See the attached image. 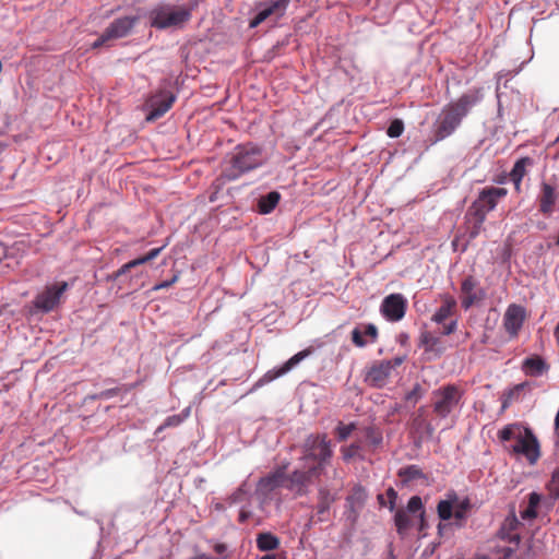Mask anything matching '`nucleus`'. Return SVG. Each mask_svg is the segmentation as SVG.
<instances>
[{"label":"nucleus","mask_w":559,"mask_h":559,"mask_svg":"<svg viewBox=\"0 0 559 559\" xmlns=\"http://www.w3.org/2000/svg\"><path fill=\"white\" fill-rule=\"evenodd\" d=\"M483 97L481 88H472L462 94L457 99L447 104L436 121L433 142L436 143L450 136L472 108L483 100Z\"/></svg>","instance_id":"f257e3e1"},{"label":"nucleus","mask_w":559,"mask_h":559,"mask_svg":"<svg viewBox=\"0 0 559 559\" xmlns=\"http://www.w3.org/2000/svg\"><path fill=\"white\" fill-rule=\"evenodd\" d=\"M498 438L509 453L524 456L530 464H535L538 461L539 443L530 428L510 424L499 430Z\"/></svg>","instance_id":"f03ea898"},{"label":"nucleus","mask_w":559,"mask_h":559,"mask_svg":"<svg viewBox=\"0 0 559 559\" xmlns=\"http://www.w3.org/2000/svg\"><path fill=\"white\" fill-rule=\"evenodd\" d=\"M262 164L263 155L259 146L251 143L238 145L229 155V159L223 169V176L227 180H235Z\"/></svg>","instance_id":"7ed1b4c3"},{"label":"nucleus","mask_w":559,"mask_h":559,"mask_svg":"<svg viewBox=\"0 0 559 559\" xmlns=\"http://www.w3.org/2000/svg\"><path fill=\"white\" fill-rule=\"evenodd\" d=\"M151 26L157 29L181 27L191 19V10L185 7L159 4L148 13Z\"/></svg>","instance_id":"20e7f679"},{"label":"nucleus","mask_w":559,"mask_h":559,"mask_svg":"<svg viewBox=\"0 0 559 559\" xmlns=\"http://www.w3.org/2000/svg\"><path fill=\"white\" fill-rule=\"evenodd\" d=\"M464 391L457 384H445L436 389L431 393L433 414L438 418H447L460 407Z\"/></svg>","instance_id":"39448f33"},{"label":"nucleus","mask_w":559,"mask_h":559,"mask_svg":"<svg viewBox=\"0 0 559 559\" xmlns=\"http://www.w3.org/2000/svg\"><path fill=\"white\" fill-rule=\"evenodd\" d=\"M302 449V460L316 461L317 464L312 467H320L321 473L333 456L331 440L328 438L326 433L309 435L304 442Z\"/></svg>","instance_id":"423d86ee"},{"label":"nucleus","mask_w":559,"mask_h":559,"mask_svg":"<svg viewBox=\"0 0 559 559\" xmlns=\"http://www.w3.org/2000/svg\"><path fill=\"white\" fill-rule=\"evenodd\" d=\"M471 508L472 504L468 498L459 500L455 491H449L447 498L438 502L437 513L441 521H449L454 518L455 525L462 527Z\"/></svg>","instance_id":"0eeeda50"},{"label":"nucleus","mask_w":559,"mask_h":559,"mask_svg":"<svg viewBox=\"0 0 559 559\" xmlns=\"http://www.w3.org/2000/svg\"><path fill=\"white\" fill-rule=\"evenodd\" d=\"M507 193L508 191L504 188H484L479 192L478 198L472 203L468 213L473 217H478L479 223H484L487 214L496 207L498 201L504 198Z\"/></svg>","instance_id":"6e6552de"},{"label":"nucleus","mask_w":559,"mask_h":559,"mask_svg":"<svg viewBox=\"0 0 559 559\" xmlns=\"http://www.w3.org/2000/svg\"><path fill=\"white\" fill-rule=\"evenodd\" d=\"M405 359V356H396L393 359L373 362L367 371L366 381L374 388H383L395 368L400 367Z\"/></svg>","instance_id":"1a4fd4ad"},{"label":"nucleus","mask_w":559,"mask_h":559,"mask_svg":"<svg viewBox=\"0 0 559 559\" xmlns=\"http://www.w3.org/2000/svg\"><path fill=\"white\" fill-rule=\"evenodd\" d=\"M67 282H57L45 287L34 299L33 305L41 312L52 311L60 302L61 296L67 292Z\"/></svg>","instance_id":"9d476101"},{"label":"nucleus","mask_w":559,"mask_h":559,"mask_svg":"<svg viewBox=\"0 0 559 559\" xmlns=\"http://www.w3.org/2000/svg\"><path fill=\"white\" fill-rule=\"evenodd\" d=\"M321 475L320 467H308L307 469H296L286 476L285 487L296 496H304L308 492V487L314 478Z\"/></svg>","instance_id":"9b49d317"},{"label":"nucleus","mask_w":559,"mask_h":559,"mask_svg":"<svg viewBox=\"0 0 559 559\" xmlns=\"http://www.w3.org/2000/svg\"><path fill=\"white\" fill-rule=\"evenodd\" d=\"M136 17L124 16L115 20L104 33L93 43V48L108 46V43L114 39L127 36L136 23Z\"/></svg>","instance_id":"f8f14e48"},{"label":"nucleus","mask_w":559,"mask_h":559,"mask_svg":"<svg viewBox=\"0 0 559 559\" xmlns=\"http://www.w3.org/2000/svg\"><path fill=\"white\" fill-rule=\"evenodd\" d=\"M527 319L526 309L518 304H510L503 314V328L510 338L519 336L520 331L523 328L524 322Z\"/></svg>","instance_id":"ddd939ff"},{"label":"nucleus","mask_w":559,"mask_h":559,"mask_svg":"<svg viewBox=\"0 0 559 559\" xmlns=\"http://www.w3.org/2000/svg\"><path fill=\"white\" fill-rule=\"evenodd\" d=\"M407 299L399 293L390 294L381 302V314L391 322L402 320L406 313Z\"/></svg>","instance_id":"4468645a"},{"label":"nucleus","mask_w":559,"mask_h":559,"mask_svg":"<svg viewBox=\"0 0 559 559\" xmlns=\"http://www.w3.org/2000/svg\"><path fill=\"white\" fill-rule=\"evenodd\" d=\"M486 292L479 286L478 281L472 276H466L461 283V306L464 310H468L474 305L483 301Z\"/></svg>","instance_id":"2eb2a0df"},{"label":"nucleus","mask_w":559,"mask_h":559,"mask_svg":"<svg viewBox=\"0 0 559 559\" xmlns=\"http://www.w3.org/2000/svg\"><path fill=\"white\" fill-rule=\"evenodd\" d=\"M175 95L170 92H162L150 98L147 106L151 108L146 116L147 121H154L164 116L173 106Z\"/></svg>","instance_id":"dca6fc26"},{"label":"nucleus","mask_w":559,"mask_h":559,"mask_svg":"<svg viewBox=\"0 0 559 559\" xmlns=\"http://www.w3.org/2000/svg\"><path fill=\"white\" fill-rule=\"evenodd\" d=\"M289 2L290 0H272L269 3L261 4V10L250 21V27L254 28L259 26L262 22L273 15L276 17H282L286 12Z\"/></svg>","instance_id":"f3484780"},{"label":"nucleus","mask_w":559,"mask_h":559,"mask_svg":"<svg viewBox=\"0 0 559 559\" xmlns=\"http://www.w3.org/2000/svg\"><path fill=\"white\" fill-rule=\"evenodd\" d=\"M286 474L283 468H277L273 473H270L265 477H262L257 485V493L263 497H267L275 489L284 486L285 487Z\"/></svg>","instance_id":"a211bd4d"},{"label":"nucleus","mask_w":559,"mask_h":559,"mask_svg":"<svg viewBox=\"0 0 559 559\" xmlns=\"http://www.w3.org/2000/svg\"><path fill=\"white\" fill-rule=\"evenodd\" d=\"M559 193L556 188L547 182H542L538 195L539 212L544 215H550L555 211Z\"/></svg>","instance_id":"6ab92c4d"},{"label":"nucleus","mask_w":559,"mask_h":559,"mask_svg":"<svg viewBox=\"0 0 559 559\" xmlns=\"http://www.w3.org/2000/svg\"><path fill=\"white\" fill-rule=\"evenodd\" d=\"M313 349L312 347H308L297 354H295L293 357H290L282 367L273 370H269L263 379L266 382L273 381L282 376H284L286 372L292 370L296 365H298L301 360L307 358L312 354Z\"/></svg>","instance_id":"aec40b11"},{"label":"nucleus","mask_w":559,"mask_h":559,"mask_svg":"<svg viewBox=\"0 0 559 559\" xmlns=\"http://www.w3.org/2000/svg\"><path fill=\"white\" fill-rule=\"evenodd\" d=\"M378 336V328L372 323L364 324L362 330L360 328H355L352 331V342L359 348L367 346L369 343H376Z\"/></svg>","instance_id":"412c9836"},{"label":"nucleus","mask_w":559,"mask_h":559,"mask_svg":"<svg viewBox=\"0 0 559 559\" xmlns=\"http://www.w3.org/2000/svg\"><path fill=\"white\" fill-rule=\"evenodd\" d=\"M419 345L426 353H432L436 356H441L445 352V346L441 337L428 330L421 331L419 336Z\"/></svg>","instance_id":"4be33fe9"},{"label":"nucleus","mask_w":559,"mask_h":559,"mask_svg":"<svg viewBox=\"0 0 559 559\" xmlns=\"http://www.w3.org/2000/svg\"><path fill=\"white\" fill-rule=\"evenodd\" d=\"M520 525L521 524L514 514L508 516L502 523V526L499 531V536L501 539L518 546L520 543V534L518 533Z\"/></svg>","instance_id":"5701e85b"},{"label":"nucleus","mask_w":559,"mask_h":559,"mask_svg":"<svg viewBox=\"0 0 559 559\" xmlns=\"http://www.w3.org/2000/svg\"><path fill=\"white\" fill-rule=\"evenodd\" d=\"M533 166V159L528 156L518 159L510 173V180L514 183L516 191L521 190V182L527 174V168Z\"/></svg>","instance_id":"b1692460"},{"label":"nucleus","mask_w":559,"mask_h":559,"mask_svg":"<svg viewBox=\"0 0 559 559\" xmlns=\"http://www.w3.org/2000/svg\"><path fill=\"white\" fill-rule=\"evenodd\" d=\"M522 369L527 376L538 377L548 371L549 365L540 356L533 355L523 361Z\"/></svg>","instance_id":"393cba45"},{"label":"nucleus","mask_w":559,"mask_h":559,"mask_svg":"<svg viewBox=\"0 0 559 559\" xmlns=\"http://www.w3.org/2000/svg\"><path fill=\"white\" fill-rule=\"evenodd\" d=\"M456 307V300L452 296H444L442 298V305L433 313L431 320L438 324L444 323L453 313Z\"/></svg>","instance_id":"a878e982"},{"label":"nucleus","mask_w":559,"mask_h":559,"mask_svg":"<svg viewBox=\"0 0 559 559\" xmlns=\"http://www.w3.org/2000/svg\"><path fill=\"white\" fill-rule=\"evenodd\" d=\"M364 450H365L364 441L361 439H357L354 442H352L349 445L341 448L342 459L345 462H350L354 459L364 460L365 459Z\"/></svg>","instance_id":"bb28decb"},{"label":"nucleus","mask_w":559,"mask_h":559,"mask_svg":"<svg viewBox=\"0 0 559 559\" xmlns=\"http://www.w3.org/2000/svg\"><path fill=\"white\" fill-rule=\"evenodd\" d=\"M281 200V194L277 191H272L263 195L258 201V211L261 214L271 213Z\"/></svg>","instance_id":"cd10ccee"},{"label":"nucleus","mask_w":559,"mask_h":559,"mask_svg":"<svg viewBox=\"0 0 559 559\" xmlns=\"http://www.w3.org/2000/svg\"><path fill=\"white\" fill-rule=\"evenodd\" d=\"M542 497L537 492H531L528 495L527 506L520 511L521 519L533 520L537 516V507L539 506Z\"/></svg>","instance_id":"c85d7f7f"},{"label":"nucleus","mask_w":559,"mask_h":559,"mask_svg":"<svg viewBox=\"0 0 559 559\" xmlns=\"http://www.w3.org/2000/svg\"><path fill=\"white\" fill-rule=\"evenodd\" d=\"M280 546V539L272 533H260L257 536V547L261 551L275 550Z\"/></svg>","instance_id":"c756f323"},{"label":"nucleus","mask_w":559,"mask_h":559,"mask_svg":"<svg viewBox=\"0 0 559 559\" xmlns=\"http://www.w3.org/2000/svg\"><path fill=\"white\" fill-rule=\"evenodd\" d=\"M364 432H365V441H364V444H365V448L368 447V448H371L372 450H376L377 448H379L382 443V433L380 432L379 429L374 428V427H366L364 429Z\"/></svg>","instance_id":"7c9ffc66"},{"label":"nucleus","mask_w":559,"mask_h":559,"mask_svg":"<svg viewBox=\"0 0 559 559\" xmlns=\"http://www.w3.org/2000/svg\"><path fill=\"white\" fill-rule=\"evenodd\" d=\"M399 476L403 478L404 481H412L415 479L424 478L425 475L417 465H408L399 471Z\"/></svg>","instance_id":"2f4dec72"},{"label":"nucleus","mask_w":559,"mask_h":559,"mask_svg":"<svg viewBox=\"0 0 559 559\" xmlns=\"http://www.w3.org/2000/svg\"><path fill=\"white\" fill-rule=\"evenodd\" d=\"M397 533L403 535L411 526V518L404 510H397L394 516Z\"/></svg>","instance_id":"473e14b6"},{"label":"nucleus","mask_w":559,"mask_h":559,"mask_svg":"<svg viewBox=\"0 0 559 559\" xmlns=\"http://www.w3.org/2000/svg\"><path fill=\"white\" fill-rule=\"evenodd\" d=\"M334 498L331 496L330 491L326 489L319 490V503H318V513L323 514L329 509Z\"/></svg>","instance_id":"72a5a7b5"},{"label":"nucleus","mask_w":559,"mask_h":559,"mask_svg":"<svg viewBox=\"0 0 559 559\" xmlns=\"http://www.w3.org/2000/svg\"><path fill=\"white\" fill-rule=\"evenodd\" d=\"M355 429H356V425L354 423H350L348 425L340 423L337 425V427L335 428V433H336L338 441H345Z\"/></svg>","instance_id":"f704fd0d"},{"label":"nucleus","mask_w":559,"mask_h":559,"mask_svg":"<svg viewBox=\"0 0 559 559\" xmlns=\"http://www.w3.org/2000/svg\"><path fill=\"white\" fill-rule=\"evenodd\" d=\"M425 395V390L421 384L416 383L413 389L406 393L405 401L416 404Z\"/></svg>","instance_id":"c9c22d12"},{"label":"nucleus","mask_w":559,"mask_h":559,"mask_svg":"<svg viewBox=\"0 0 559 559\" xmlns=\"http://www.w3.org/2000/svg\"><path fill=\"white\" fill-rule=\"evenodd\" d=\"M404 131V123L402 120L400 119H394L388 130H386V134L390 136V138H399Z\"/></svg>","instance_id":"e433bc0d"},{"label":"nucleus","mask_w":559,"mask_h":559,"mask_svg":"<svg viewBox=\"0 0 559 559\" xmlns=\"http://www.w3.org/2000/svg\"><path fill=\"white\" fill-rule=\"evenodd\" d=\"M139 262L136 259L129 261L128 263H124L120 269H118L116 272H114L111 275L108 276L109 280L116 281L121 275L129 272L131 269L139 266Z\"/></svg>","instance_id":"4c0bfd02"},{"label":"nucleus","mask_w":559,"mask_h":559,"mask_svg":"<svg viewBox=\"0 0 559 559\" xmlns=\"http://www.w3.org/2000/svg\"><path fill=\"white\" fill-rule=\"evenodd\" d=\"M548 490L552 497L559 498V472L557 469L552 473Z\"/></svg>","instance_id":"58836bf2"},{"label":"nucleus","mask_w":559,"mask_h":559,"mask_svg":"<svg viewBox=\"0 0 559 559\" xmlns=\"http://www.w3.org/2000/svg\"><path fill=\"white\" fill-rule=\"evenodd\" d=\"M183 418L180 415H173L166 418L164 424L158 427L157 432L168 427H177L182 423Z\"/></svg>","instance_id":"ea45409f"},{"label":"nucleus","mask_w":559,"mask_h":559,"mask_svg":"<svg viewBox=\"0 0 559 559\" xmlns=\"http://www.w3.org/2000/svg\"><path fill=\"white\" fill-rule=\"evenodd\" d=\"M164 247L165 246L159 247V248H154V249L150 250L145 255L136 258L139 264L142 265V264L150 262V261L154 260L155 258H157L159 255V253L162 252V250L164 249Z\"/></svg>","instance_id":"a19ab883"},{"label":"nucleus","mask_w":559,"mask_h":559,"mask_svg":"<svg viewBox=\"0 0 559 559\" xmlns=\"http://www.w3.org/2000/svg\"><path fill=\"white\" fill-rule=\"evenodd\" d=\"M423 509L421 498L413 496L407 502V510L412 513H416Z\"/></svg>","instance_id":"79ce46f5"},{"label":"nucleus","mask_w":559,"mask_h":559,"mask_svg":"<svg viewBox=\"0 0 559 559\" xmlns=\"http://www.w3.org/2000/svg\"><path fill=\"white\" fill-rule=\"evenodd\" d=\"M247 495V490L245 489V485H241L230 497L229 500L231 503L240 502L243 497Z\"/></svg>","instance_id":"37998d69"},{"label":"nucleus","mask_w":559,"mask_h":559,"mask_svg":"<svg viewBox=\"0 0 559 559\" xmlns=\"http://www.w3.org/2000/svg\"><path fill=\"white\" fill-rule=\"evenodd\" d=\"M457 329V321L456 320H451L449 323L447 324H443V329H442V332L441 334L442 335H450L452 333H454Z\"/></svg>","instance_id":"c03bdc74"},{"label":"nucleus","mask_w":559,"mask_h":559,"mask_svg":"<svg viewBox=\"0 0 559 559\" xmlns=\"http://www.w3.org/2000/svg\"><path fill=\"white\" fill-rule=\"evenodd\" d=\"M483 224L484 223H479L478 217H474V226H473L472 230L469 231L471 239H474L479 235V233L483 228Z\"/></svg>","instance_id":"a18cd8bd"},{"label":"nucleus","mask_w":559,"mask_h":559,"mask_svg":"<svg viewBox=\"0 0 559 559\" xmlns=\"http://www.w3.org/2000/svg\"><path fill=\"white\" fill-rule=\"evenodd\" d=\"M385 493H386V497H388L389 502H390L389 508H390V510L392 511V510H394V508H395V502H396L397 493H396V491H395L392 487H390V488L386 490V492H385Z\"/></svg>","instance_id":"49530a36"},{"label":"nucleus","mask_w":559,"mask_h":559,"mask_svg":"<svg viewBox=\"0 0 559 559\" xmlns=\"http://www.w3.org/2000/svg\"><path fill=\"white\" fill-rule=\"evenodd\" d=\"M119 392H120L119 388L108 389V390H105V391L100 392L98 397H100V399H110V397L116 396L117 394H119Z\"/></svg>","instance_id":"de8ad7c7"},{"label":"nucleus","mask_w":559,"mask_h":559,"mask_svg":"<svg viewBox=\"0 0 559 559\" xmlns=\"http://www.w3.org/2000/svg\"><path fill=\"white\" fill-rule=\"evenodd\" d=\"M177 280H178V276H177V275H175L170 281H165V282H163V283H160V284L156 285V286L154 287V289H163V288H167V287H169L170 285H173L175 282H177Z\"/></svg>","instance_id":"09e8293b"},{"label":"nucleus","mask_w":559,"mask_h":559,"mask_svg":"<svg viewBox=\"0 0 559 559\" xmlns=\"http://www.w3.org/2000/svg\"><path fill=\"white\" fill-rule=\"evenodd\" d=\"M250 515H251V512H250V511H247V510H243V509H242V510L239 512L238 521H239L240 523H245V522L250 518Z\"/></svg>","instance_id":"8fccbe9b"},{"label":"nucleus","mask_w":559,"mask_h":559,"mask_svg":"<svg viewBox=\"0 0 559 559\" xmlns=\"http://www.w3.org/2000/svg\"><path fill=\"white\" fill-rule=\"evenodd\" d=\"M226 549H227V547H226V545H225V544H221V543H219V544H216V545L214 546V550H215V552H217V554H223V552H225V551H226Z\"/></svg>","instance_id":"3c124183"},{"label":"nucleus","mask_w":559,"mask_h":559,"mask_svg":"<svg viewBox=\"0 0 559 559\" xmlns=\"http://www.w3.org/2000/svg\"><path fill=\"white\" fill-rule=\"evenodd\" d=\"M7 257V248L0 243V262Z\"/></svg>","instance_id":"603ef678"},{"label":"nucleus","mask_w":559,"mask_h":559,"mask_svg":"<svg viewBox=\"0 0 559 559\" xmlns=\"http://www.w3.org/2000/svg\"><path fill=\"white\" fill-rule=\"evenodd\" d=\"M261 559H284V558L276 554H270V555L263 556Z\"/></svg>","instance_id":"864d4df0"},{"label":"nucleus","mask_w":559,"mask_h":559,"mask_svg":"<svg viewBox=\"0 0 559 559\" xmlns=\"http://www.w3.org/2000/svg\"><path fill=\"white\" fill-rule=\"evenodd\" d=\"M448 527V524H442V523H439L438 525V533L439 535H442V531Z\"/></svg>","instance_id":"5fc2aeb1"},{"label":"nucleus","mask_w":559,"mask_h":559,"mask_svg":"<svg viewBox=\"0 0 559 559\" xmlns=\"http://www.w3.org/2000/svg\"><path fill=\"white\" fill-rule=\"evenodd\" d=\"M378 500H379V503H380L381 506H384V498H383V496H382V495H379V496H378Z\"/></svg>","instance_id":"6e6d98bb"},{"label":"nucleus","mask_w":559,"mask_h":559,"mask_svg":"<svg viewBox=\"0 0 559 559\" xmlns=\"http://www.w3.org/2000/svg\"><path fill=\"white\" fill-rule=\"evenodd\" d=\"M557 245L559 246V236H558V239H557Z\"/></svg>","instance_id":"4d7b16f0"},{"label":"nucleus","mask_w":559,"mask_h":559,"mask_svg":"<svg viewBox=\"0 0 559 559\" xmlns=\"http://www.w3.org/2000/svg\"><path fill=\"white\" fill-rule=\"evenodd\" d=\"M480 559H488V558H486V557H483V558H480Z\"/></svg>","instance_id":"13d9d810"},{"label":"nucleus","mask_w":559,"mask_h":559,"mask_svg":"<svg viewBox=\"0 0 559 559\" xmlns=\"http://www.w3.org/2000/svg\"><path fill=\"white\" fill-rule=\"evenodd\" d=\"M557 471L559 472V468Z\"/></svg>","instance_id":"bf43d9fd"}]
</instances>
